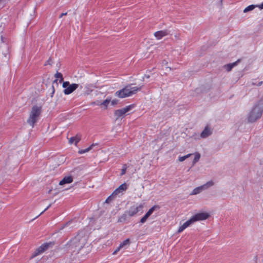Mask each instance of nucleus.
I'll use <instances>...</instances> for the list:
<instances>
[{
    "mask_svg": "<svg viewBox=\"0 0 263 263\" xmlns=\"http://www.w3.org/2000/svg\"><path fill=\"white\" fill-rule=\"evenodd\" d=\"M88 236L84 231H81L67 243L68 247L73 252L80 251L86 245Z\"/></svg>",
    "mask_w": 263,
    "mask_h": 263,
    "instance_id": "nucleus-1",
    "label": "nucleus"
},
{
    "mask_svg": "<svg viewBox=\"0 0 263 263\" xmlns=\"http://www.w3.org/2000/svg\"><path fill=\"white\" fill-rule=\"evenodd\" d=\"M263 112V99L258 101L253 107L248 117V121L253 122L260 118Z\"/></svg>",
    "mask_w": 263,
    "mask_h": 263,
    "instance_id": "nucleus-2",
    "label": "nucleus"
},
{
    "mask_svg": "<svg viewBox=\"0 0 263 263\" xmlns=\"http://www.w3.org/2000/svg\"><path fill=\"white\" fill-rule=\"evenodd\" d=\"M141 87H132L131 85H127L116 92V96L120 98H124L129 97L135 94L137 91L140 90Z\"/></svg>",
    "mask_w": 263,
    "mask_h": 263,
    "instance_id": "nucleus-3",
    "label": "nucleus"
},
{
    "mask_svg": "<svg viewBox=\"0 0 263 263\" xmlns=\"http://www.w3.org/2000/svg\"><path fill=\"white\" fill-rule=\"evenodd\" d=\"M42 112V107L34 105L32 107L29 117L27 120L28 123L32 127L39 120Z\"/></svg>",
    "mask_w": 263,
    "mask_h": 263,
    "instance_id": "nucleus-4",
    "label": "nucleus"
},
{
    "mask_svg": "<svg viewBox=\"0 0 263 263\" xmlns=\"http://www.w3.org/2000/svg\"><path fill=\"white\" fill-rule=\"evenodd\" d=\"M134 106L135 105L134 104H131L126 106V107L121 109L115 110V116L116 117V120H118L119 118L124 116L126 112H128L132 108H133Z\"/></svg>",
    "mask_w": 263,
    "mask_h": 263,
    "instance_id": "nucleus-5",
    "label": "nucleus"
},
{
    "mask_svg": "<svg viewBox=\"0 0 263 263\" xmlns=\"http://www.w3.org/2000/svg\"><path fill=\"white\" fill-rule=\"evenodd\" d=\"M210 217V215L206 212L199 213L195 214L191 219L193 223L196 221L200 220H204L208 219Z\"/></svg>",
    "mask_w": 263,
    "mask_h": 263,
    "instance_id": "nucleus-6",
    "label": "nucleus"
},
{
    "mask_svg": "<svg viewBox=\"0 0 263 263\" xmlns=\"http://www.w3.org/2000/svg\"><path fill=\"white\" fill-rule=\"evenodd\" d=\"M143 208V205L140 204L139 205H134L129 208V209L126 212V213L129 217H132L135 215L140 210H141Z\"/></svg>",
    "mask_w": 263,
    "mask_h": 263,
    "instance_id": "nucleus-7",
    "label": "nucleus"
},
{
    "mask_svg": "<svg viewBox=\"0 0 263 263\" xmlns=\"http://www.w3.org/2000/svg\"><path fill=\"white\" fill-rule=\"evenodd\" d=\"M50 243H45L39 247L32 254V257H34L36 256L43 253L49 247Z\"/></svg>",
    "mask_w": 263,
    "mask_h": 263,
    "instance_id": "nucleus-8",
    "label": "nucleus"
},
{
    "mask_svg": "<svg viewBox=\"0 0 263 263\" xmlns=\"http://www.w3.org/2000/svg\"><path fill=\"white\" fill-rule=\"evenodd\" d=\"M169 34V31L165 29L156 31L154 33V36L157 40H161L162 37L168 35Z\"/></svg>",
    "mask_w": 263,
    "mask_h": 263,
    "instance_id": "nucleus-9",
    "label": "nucleus"
},
{
    "mask_svg": "<svg viewBox=\"0 0 263 263\" xmlns=\"http://www.w3.org/2000/svg\"><path fill=\"white\" fill-rule=\"evenodd\" d=\"M127 189V185L124 183L120 185L117 189H116L112 193L113 195H115L117 196L118 194H119L121 193H122L123 192L125 191Z\"/></svg>",
    "mask_w": 263,
    "mask_h": 263,
    "instance_id": "nucleus-10",
    "label": "nucleus"
},
{
    "mask_svg": "<svg viewBox=\"0 0 263 263\" xmlns=\"http://www.w3.org/2000/svg\"><path fill=\"white\" fill-rule=\"evenodd\" d=\"M130 244V240L129 238H127L124 240L122 242H121L119 247H118L112 253L113 255H115L121 249L125 247L126 246H129Z\"/></svg>",
    "mask_w": 263,
    "mask_h": 263,
    "instance_id": "nucleus-11",
    "label": "nucleus"
},
{
    "mask_svg": "<svg viewBox=\"0 0 263 263\" xmlns=\"http://www.w3.org/2000/svg\"><path fill=\"white\" fill-rule=\"evenodd\" d=\"M78 87L77 84H72L69 85L64 90V92L65 95H69L74 91Z\"/></svg>",
    "mask_w": 263,
    "mask_h": 263,
    "instance_id": "nucleus-12",
    "label": "nucleus"
},
{
    "mask_svg": "<svg viewBox=\"0 0 263 263\" xmlns=\"http://www.w3.org/2000/svg\"><path fill=\"white\" fill-rule=\"evenodd\" d=\"M81 139V135L80 134H77L75 136L70 137L68 139V142L70 144L74 143L76 145L79 142Z\"/></svg>",
    "mask_w": 263,
    "mask_h": 263,
    "instance_id": "nucleus-13",
    "label": "nucleus"
},
{
    "mask_svg": "<svg viewBox=\"0 0 263 263\" xmlns=\"http://www.w3.org/2000/svg\"><path fill=\"white\" fill-rule=\"evenodd\" d=\"M193 224V221L190 218L189 220H187L182 225L180 226L177 232L178 233H180L182 231H184L186 228L190 226L191 224Z\"/></svg>",
    "mask_w": 263,
    "mask_h": 263,
    "instance_id": "nucleus-14",
    "label": "nucleus"
},
{
    "mask_svg": "<svg viewBox=\"0 0 263 263\" xmlns=\"http://www.w3.org/2000/svg\"><path fill=\"white\" fill-rule=\"evenodd\" d=\"M193 224V221L190 218L189 220H187L182 225L180 226L177 232L178 233H180L182 231H184L186 228L190 226L191 224Z\"/></svg>",
    "mask_w": 263,
    "mask_h": 263,
    "instance_id": "nucleus-15",
    "label": "nucleus"
},
{
    "mask_svg": "<svg viewBox=\"0 0 263 263\" xmlns=\"http://www.w3.org/2000/svg\"><path fill=\"white\" fill-rule=\"evenodd\" d=\"M193 224V221L190 218L189 220H187L182 225L180 226L177 232L178 233H180L182 231H184L186 228L190 226L191 224Z\"/></svg>",
    "mask_w": 263,
    "mask_h": 263,
    "instance_id": "nucleus-16",
    "label": "nucleus"
},
{
    "mask_svg": "<svg viewBox=\"0 0 263 263\" xmlns=\"http://www.w3.org/2000/svg\"><path fill=\"white\" fill-rule=\"evenodd\" d=\"M211 134V128L208 126H206L201 133L200 136L201 138H204L209 136Z\"/></svg>",
    "mask_w": 263,
    "mask_h": 263,
    "instance_id": "nucleus-17",
    "label": "nucleus"
},
{
    "mask_svg": "<svg viewBox=\"0 0 263 263\" xmlns=\"http://www.w3.org/2000/svg\"><path fill=\"white\" fill-rule=\"evenodd\" d=\"M73 181V178L71 176H66L63 178L59 183V184L63 185L66 183H70Z\"/></svg>",
    "mask_w": 263,
    "mask_h": 263,
    "instance_id": "nucleus-18",
    "label": "nucleus"
},
{
    "mask_svg": "<svg viewBox=\"0 0 263 263\" xmlns=\"http://www.w3.org/2000/svg\"><path fill=\"white\" fill-rule=\"evenodd\" d=\"M55 79L54 80L53 82V85H54L55 83H56L57 85H58V81L59 80V82L61 83L63 81V76L61 73L57 72L55 74Z\"/></svg>",
    "mask_w": 263,
    "mask_h": 263,
    "instance_id": "nucleus-19",
    "label": "nucleus"
},
{
    "mask_svg": "<svg viewBox=\"0 0 263 263\" xmlns=\"http://www.w3.org/2000/svg\"><path fill=\"white\" fill-rule=\"evenodd\" d=\"M202 190H204L202 185L198 186L194 189L191 193V195H196L200 193Z\"/></svg>",
    "mask_w": 263,
    "mask_h": 263,
    "instance_id": "nucleus-20",
    "label": "nucleus"
},
{
    "mask_svg": "<svg viewBox=\"0 0 263 263\" xmlns=\"http://www.w3.org/2000/svg\"><path fill=\"white\" fill-rule=\"evenodd\" d=\"M93 144H91V145H90L88 148H85L84 149H81V150H79L78 153L79 154H83L84 153H87L88 152L90 149H92V148L93 147Z\"/></svg>",
    "mask_w": 263,
    "mask_h": 263,
    "instance_id": "nucleus-21",
    "label": "nucleus"
},
{
    "mask_svg": "<svg viewBox=\"0 0 263 263\" xmlns=\"http://www.w3.org/2000/svg\"><path fill=\"white\" fill-rule=\"evenodd\" d=\"M214 184V183L213 181L211 180L208 182H207L205 184L202 185V187H203L204 190H206L209 187L213 186Z\"/></svg>",
    "mask_w": 263,
    "mask_h": 263,
    "instance_id": "nucleus-22",
    "label": "nucleus"
},
{
    "mask_svg": "<svg viewBox=\"0 0 263 263\" xmlns=\"http://www.w3.org/2000/svg\"><path fill=\"white\" fill-rule=\"evenodd\" d=\"M127 215H128L127 213H126V212H125L124 214H123L122 215H121L119 218L118 221L119 222H122L125 221L127 219Z\"/></svg>",
    "mask_w": 263,
    "mask_h": 263,
    "instance_id": "nucleus-23",
    "label": "nucleus"
},
{
    "mask_svg": "<svg viewBox=\"0 0 263 263\" xmlns=\"http://www.w3.org/2000/svg\"><path fill=\"white\" fill-rule=\"evenodd\" d=\"M110 102V99L107 98L99 105L101 106H104L105 107V108H106Z\"/></svg>",
    "mask_w": 263,
    "mask_h": 263,
    "instance_id": "nucleus-24",
    "label": "nucleus"
},
{
    "mask_svg": "<svg viewBox=\"0 0 263 263\" xmlns=\"http://www.w3.org/2000/svg\"><path fill=\"white\" fill-rule=\"evenodd\" d=\"M255 7L256 6L254 5H249L244 9L243 12L246 13L248 11H251L253 10Z\"/></svg>",
    "mask_w": 263,
    "mask_h": 263,
    "instance_id": "nucleus-25",
    "label": "nucleus"
},
{
    "mask_svg": "<svg viewBox=\"0 0 263 263\" xmlns=\"http://www.w3.org/2000/svg\"><path fill=\"white\" fill-rule=\"evenodd\" d=\"M191 155V154H187L184 156L179 157V159H178L179 161L180 162H182L184 160H185L186 158H189Z\"/></svg>",
    "mask_w": 263,
    "mask_h": 263,
    "instance_id": "nucleus-26",
    "label": "nucleus"
},
{
    "mask_svg": "<svg viewBox=\"0 0 263 263\" xmlns=\"http://www.w3.org/2000/svg\"><path fill=\"white\" fill-rule=\"evenodd\" d=\"M116 196L115 195H113V193L110 195L105 200L106 203H109L110 201H111Z\"/></svg>",
    "mask_w": 263,
    "mask_h": 263,
    "instance_id": "nucleus-27",
    "label": "nucleus"
},
{
    "mask_svg": "<svg viewBox=\"0 0 263 263\" xmlns=\"http://www.w3.org/2000/svg\"><path fill=\"white\" fill-rule=\"evenodd\" d=\"M159 208V207L158 205H154L150 209H149L147 212L152 214L156 209H158Z\"/></svg>",
    "mask_w": 263,
    "mask_h": 263,
    "instance_id": "nucleus-28",
    "label": "nucleus"
},
{
    "mask_svg": "<svg viewBox=\"0 0 263 263\" xmlns=\"http://www.w3.org/2000/svg\"><path fill=\"white\" fill-rule=\"evenodd\" d=\"M200 154H197L195 155V158L194 159V160H193V163L195 164L197 162H198L199 159H200Z\"/></svg>",
    "mask_w": 263,
    "mask_h": 263,
    "instance_id": "nucleus-29",
    "label": "nucleus"
},
{
    "mask_svg": "<svg viewBox=\"0 0 263 263\" xmlns=\"http://www.w3.org/2000/svg\"><path fill=\"white\" fill-rule=\"evenodd\" d=\"M147 218H148V217L146 216V215H144V216L143 217H142L141 219H140V222L142 223H143L146 221V220H147Z\"/></svg>",
    "mask_w": 263,
    "mask_h": 263,
    "instance_id": "nucleus-30",
    "label": "nucleus"
},
{
    "mask_svg": "<svg viewBox=\"0 0 263 263\" xmlns=\"http://www.w3.org/2000/svg\"><path fill=\"white\" fill-rule=\"evenodd\" d=\"M69 85V83L68 81L64 82L63 83V87L66 88Z\"/></svg>",
    "mask_w": 263,
    "mask_h": 263,
    "instance_id": "nucleus-31",
    "label": "nucleus"
},
{
    "mask_svg": "<svg viewBox=\"0 0 263 263\" xmlns=\"http://www.w3.org/2000/svg\"><path fill=\"white\" fill-rule=\"evenodd\" d=\"M52 64V61L51 59H49L47 61V63L45 64V66H47V65H51Z\"/></svg>",
    "mask_w": 263,
    "mask_h": 263,
    "instance_id": "nucleus-32",
    "label": "nucleus"
},
{
    "mask_svg": "<svg viewBox=\"0 0 263 263\" xmlns=\"http://www.w3.org/2000/svg\"><path fill=\"white\" fill-rule=\"evenodd\" d=\"M126 166H125L122 170V172H121V175H123L124 174H125L126 173Z\"/></svg>",
    "mask_w": 263,
    "mask_h": 263,
    "instance_id": "nucleus-33",
    "label": "nucleus"
},
{
    "mask_svg": "<svg viewBox=\"0 0 263 263\" xmlns=\"http://www.w3.org/2000/svg\"><path fill=\"white\" fill-rule=\"evenodd\" d=\"M236 62H234V63H233L232 64H228L226 65L225 66H236Z\"/></svg>",
    "mask_w": 263,
    "mask_h": 263,
    "instance_id": "nucleus-34",
    "label": "nucleus"
},
{
    "mask_svg": "<svg viewBox=\"0 0 263 263\" xmlns=\"http://www.w3.org/2000/svg\"><path fill=\"white\" fill-rule=\"evenodd\" d=\"M50 206H51V204H49V205H48V206H47V208H46V209H45V210H44L42 212H41V213H40V215H41V214H43L45 211H46L47 210H48V209L49 208V207H50Z\"/></svg>",
    "mask_w": 263,
    "mask_h": 263,
    "instance_id": "nucleus-35",
    "label": "nucleus"
},
{
    "mask_svg": "<svg viewBox=\"0 0 263 263\" xmlns=\"http://www.w3.org/2000/svg\"><path fill=\"white\" fill-rule=\"evenodd\" d=\"M233 67H227V71H230L231 70H232V68H233Z\"/></svg>",
    "mask_w": 263,
    "mask_h": 263,
    "instance_id": "nucleus-36",
    "label": "nucleus"
},
{
    "mask_svg": "<svg viewBox=\"0 0 263 263\" xmlns=\"http://www.w3.org/2000/svg\"><path fill=\"white\" fill-rule=\"evenodd\" d=\"M67 12H65V13H62L60 15V17H60V18H61V17H63V16H64V15H67Z\"/></svg>",
    "mask_w": 263,
    "mask_h": 263,
    "instance_id": "nucleus-37",
    "label": "nucleus"
},
{
    "mask_svg": "<svg viewBox=\"0 0 263 263\" xmlns=\"http://www.w3.org/2000/svg\"><path fill=\"white\" fill-rule=\"evenodd\" d=\"M257 7H258V8L260 9H263V3H261L260 5L257 6Z\"/></svg>",
    "mask_w": 263,
    "mask_h": 263,
    "instance_id": "nucleus-38",
    "label": "nucleus"
},
{
    "mask_svg": "<svg viewBox=\"0 0 263 263\" xmlns=\"http://www.w3.org/2000/svg\"><path fill=\"white\" fill-rule=\"evenodd\" d=\"M145 215H146V216L148 217L151 215V214L147 212V213Z\"/></svg>",
    "mask_w": 263,
    "mask_h": 263,
    "instance_id": "nucleus-39",
    "label": "nucleus"
},
{
    "mask_svg": "<svg viewBox=\"0 0 263 263\" xmlns=\"http://www.w3.org/2000/svg\"><path fill=\"white\" fill-rule=\"evenodd\" d=\"M167 63H167V61H166L165 60H164V61L163 62V64H165V65H166V64H167Z\"/></svg>",
    "mask_w": 263,
    "mask_h": 263,
    "instance_id": "nucleus-40",
    "label": "nucleus"
},
{
    "mask_svg": "<svg viewBox=\"0 0 263 263\" xmlns=\"http://www.w3.org/2000/svg\"><path fill=\"white\" fill-rule=\"evenodd\" d=\"M262 84V82H260L258 83V84L257 85L258 86H260Z\"/></svg>",
    "mask_w": 263,
    "mask_h": 263,
    "instance_id": "nucleus-41",
    "label": "nucleus"
},
{
    "mask_svg": "<svg viewBox=\"0 0 263 263\" xmlns=\"http://www.w3.org/2000/svg\"><path fill=\"white\" fill-rule=\"evenodd\" d=\"M115 103H116V101H114V100H113V101H112V104H115Z\"/></svg>",
    "mask_w": 263,
    "mask_h": 263,
    "instance_id": "nucleus-42",
    "label": "nucleus"
},
{
    "mask_svg": "<svg viewBox=\"0 0 263 263\" xmlns=\"http://www.w3.org/2000/svg\"><path fill=\"white\" fill-rule=\"evenodd\" d=\"M40 215H40H40H38L37 216V217H39L40 216Z\"/></svg>",
    "mask_w": 263,
    "mask_h": 263,
    "instance_id": "nucleus-43",
    "label": "nucleus"
},
{
    "mask_svg": "<svg viewBox=\"0 0 263 263\" xmlns=\"http://www.w3.org/2000/svg\"><path fill=\"white\" fill-rule=\"evenodd\" d=\"M40 215H40H40H38L37 216V217H39L40 216Z\"/></svg>",
    "mask_w": 263,
    "mask_h": 263,
    "instance_id": "nucleus-44",
    "label": "nucleus"
},
{
    "mask_svg": "<svg viewBox=\"0 0 263 263\" xmlns=\"http://www.w3.org/2000/svg\"><path fill=\"white\" fill-rule=\"evenodd\" d=\"M40 215H40H40H38L37 216V217H39L40 216Z\"/></svg>",
    "mask_w": 263,
    "mask_h": 263,
    "instance_id": "nucleus-45",
    "label": "nucleus"
}]
</instances>
